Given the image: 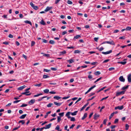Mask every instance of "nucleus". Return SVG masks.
<instances>
[{
	"mask_svg": "<svg viewBox=\"0 0 131 131\" xmlns=\"http://www.w3.org/2000/svg\"><path fill=\"white\" fill-rule=\"evenodd\" d=\"M71 113V112H68L66 114V116L68 118H71V121H74L75 119L74 117H71L70 116V115Z\"/></svg>",
	"mask_w": 131,
	"mask_h": 131,
	"instance_id": "1",
	"label": "nucleus"
},
{
	"mask_svg": "<svg viewBox=\"0 0 131 131\" xmlns=\"http://www.w3.org/2000/svg\"><path fill=\"white\" fill-rule=\"evenodd\" d=\"M40 24L43 25H46V23L44 20H42L40 22Z\"/></svg>",
	"mask_w": 131,
	"mask_h": 131,
	"instance_id": "23",
	"label": "nucleus"
},
{
	"mask_svg": "<svg viewBox=\"0 0 131 131\" xmlns=\"http://www.w3.org/2000/svg\"><path fill=\"white\" fill-rule=\"evenodd\" d=\"M27 116L26 114H24L23 115H22L19 118L20 119H24L25 118V117Z\"/></svg>",
	"mask_w": 131,
	"mask_h": 131,
	"instance_id": "16",
	"label": "nucleus"
},
{
	"mask_svg": "<svg viewBox=\"0 0 131 131\" xmlns=\"http://www.w3.org/2000/svg\"><path fill=\"white\" fill-rule=\"evenodd\" d=\"M78 112V111H74L73 113L71 112L70 114H71V115L73 116L77 114V113Z\"/></svg>",
	"mask_w": 131,
	"mask_h": 131,
	"instance_id": "20",
	"label": "nucleus"
},
{
	"mask_svg": "<svg viewBox=\"0 0 131 131\" xmlns=\"http://www.w3.org/2000/svg\"><path fill=\"white\" fill-rule=\"evenodd\" d=\"M53 104L52 103H50L48 105H47V106L48 107H51V106Z\"/></svg>",
	"mask_w": 131,
	"mask_h": 131,
	"instance_id": "37",
	"label": "nucleus"
},
{
	"mask_svg": "<svg viewBox=\"0 0 131 131\" xmlns=\"http://www.w3.org/2000/svg\"><path fill=\"white\" fill-rule=\"evenodd\" d=\"M20 100L15 101L13 102V103H17L18 102H20Z\"/></svg>",
	"mask_w": 131,
	"mask_h": 131,
	"instance_id": "59",
	"label": "nucleus"
},
{
	"mask_svg": "<svg viewBox=\"0 0 131 131\" xmlns=\"http://www.w3.org/2000/svg\"><path fill=\"white\" fill-rule=\"evenodd\" d=\"M118 119L116 118L115 119V120L114 122V123L115 124H116L118 122Z\"/></svg>",
	"mask_w": 131,
	"mask_h": 131,
	"instance_id": "42",
	"label": "nucleus"
},
{
	"mask_svg": "<svg viewBox=\"0 0 131 131\" xmlns=\"http://www.w3.org/2000/svg\"><path fill=\"white\" fill-rule=\"evenodd\" d=\"M107 121V119H105L103 122V124H104L106 125V123Z\"/></svg>",
	"mask_w": 131,
	"mask_h": 131,
	"instance_id": "55",
	"label": "nucleus"
},
{
	"mask_svg": "<svg viewBox=\"0 0 131 131\" xmlns=\"http://www.w3.org/2000/svg\"><path fill=\"white\" fill-rule=\"evenodd\" d=\"M54 103L55 105H57L58 106H59L61 105V104L62 103H57L56 102H54Z\"/></svg>",
	"mask_w": 131,
	"mask_h": 131,
	"instance_id": "14",
	"label": "nucleus"
},
{
	"mask_svg": "<svg viewBox=\"0 0 131 131\" xmlns=\"http://www.w3.org/2000/svg\"><path fill=\"white\" fill-rule=\"evenodd\" d=\"M101 72L100 71H97L94 73V74L96 75H99L101 74Z\"/></svg>",
	"mask_w": 131,
	"mask_h": 131,
	"instance_id": "19",
	"label": "nucleus"
},
{
	"mask_svg": "<svg viewBox=\"0 0 131 131\" xmlns=\"http://www.w3.org/2000/svg\"><path fill=\"white\" fill-rule=\"evenodd\" d=\"M47 97V96H44L40 98L38 100V101H40L42 100L44 98H46Z\"/></svg>",
	"mask_w": 131,
	"mask_h": 131,
	"instance_id": "24",
	"label": "nucleus"
},
{
	"mask_svg": "<svg viewBox=\"0 0 131 131\" xmlns=\"http://www.w3.org/2000/svg\"><path fill=\"white\" fill-rule=\"evenodd\" d=\"M110 61V59H107V60H105L103 62V63H106Z\"/></svg>",
	"mask_w": 131,
	"mask_h": 131,
	"instance_id": "62",
	"label": "nucleus"
},
{
	"mask_svg": "<svg viewBox=\"0 0 131 131\" xmlns=\"http://www.w3.org/2000/svg\"><path fill=\"white\" fill-rule=\"evenodd\" d=\"M81 37L80 35H77L76 36H75L73 38V39H77L78 38H81Z\"/></svg>",
	"mask_w": 131,
	"mask_h": 131,
	"instance_id": "18",
	"label": "nucleus"
},
{
	"mask_svg": "<svg viewBox=\"0 0 131 131\" xmlns=\"http://www.w3.org/2000/svg\"><path fill=\"white\" fill-rule=\"evenodd\" d=\"M60 0H56L55 1V4H57L59 2Z\"/></svg>",
	"mask_w": 131,
	"mask_h": 131,
	"instance_id": "58",
	"label": "nucleus"
},
{
	"mask_svg": "<svg viewBox=\"0 0 131 131\" xmlns=\"http://www.w3.org/2000/svg\"><path fill=\"white\" fill-rule=\"evenodd\" d=\"M81 51L78 50H75L74 51V53H80V52Z\"/></svg>",
	"mask_w": 131,
	"mask_h": 131,
	"instance_id": "33",
	"label": "nucleus"
},
{
	"mask_svg": "<svg viewBox=\"0 0 131 131\" xmlns=\"http://www.w3.org/2000/svg\"><path fill=\"white\" fill-rule=\"evenodd\" d=\"M25 87L26 86L25 85H24L23 86L19 87L17 89L18 90H21L25 88Z\"/></svg>",
	"mask_w": 131,
	"mask_h": 131,
	"instance_id": "12",
	"label": "nucleus"
},
{
	"mask_svg": "<svg viewBox=\"0 0 131 131\" xmlns=\"http://www.w3.org/2000/svg\"><path fill=\"white\" fill-rule=\"evenodd\" d=\"M87 114L86 113H85L83 116L82 117L81 119L82 120H84V119H85L87 116Z\"/></svg>",
	"mask_w": 131,
	"mask_h": 131,
	"instance_id": "15",
	"label": "nucleus"
},
{
	"mask_svg": "<svg viewBox=\"0 0 131 131\" xmlns=\"http://www.w3.org/2000/svg\"><path fill=\"white\" fill-rule=\"evenodd\" d=\"M95 97V96H93V97H92L91 98V99H89L88 100H87V101H91V100H92L93 99H94Z\"/></svg>",
	"mask_w": 131,
	"mask_h": 131,
	"instance_id": "56",
	"label": "nucleus"
},
{
	"mask_svg": "<svg viewBox=\"0 0 131 131\" xmlns=\"http://www.w3.org/2000/svg\"><path fill=\"white\" fill-rule=\"evenodd\" d=\"M49 90L48 89H46L43 90V92L44 93H48L49 92Z\"/></svg>",
	"mask_w": 131,
	"mask_h": 131,
	"instance_id": "30",
	"label": "nucleus"
},
{
	"mask_svg": "<svg viewBox=\"0 0 131 131\" xmlns=\"http://www.w3.org/2000/svg\"><path fill=\"white\" fill-rule=\"evenodd\" d=\"M43 56H44L49 57H50V55L49 54H44Z\"/></svg>",
	"mask_w": 131,
	"mask_h": 131,
	"instance_id": "49",
	"label": "nucleus"
},
{
	"mask_svg": "<svg viewBox=\"0 0 131 131\" xmlns=\"http://www.w3.org/2000/svg\"><path fill=\"white\" fill-rule=\"evenodd\" d=\"M29 92H26L25 91V92H22L21 93V94L22 95H26V94H27V93H29Z\"/></svg>",
	"mask_w": 131,
	"mask_h": 131,
	"instance_id": "40",
	"label": "nucleus"
},
{
	"mask_svg": "<svg viewBox=\"0 0 131 131\" xmlns=\"http://www.w3.org/2000/svg\"><path fill=\"white\" fill-rule=\"evenodd\" d=\"M129 127V126L127 124H126L125 125V129L126 130H128V128Z\"/></svg>",
	"mask_w": 131,
	"mask_h": 131,
	"instance_id": "32",
	"label": "nucleus"
},
{
	"mask_svg": "<svg viewBox=\"0 0 131 131\" xmlns=\"http://www.w3.org/2000/svg\"><path fill=\"white\" fill-rule=\"evenodd\" d=\"M3 44H4L6 45H8L9 44V42H8L7 41H5L4 42H3Z\"/></svg>",
	"mask_w": 131,
	"mask_h": 131,
	"instance_id": "53",
	"label": "nucleus"
},
{
	"mask_svg": "<svg viewBox=\"0 0 131 131\" xmlns=\"http://www.w3.org/2000/svg\"><path fill=\"white\" fill-rule=\"evenodd\" d=\"M49 43L52 44H54L55 43L54 41L53 40H50L49 41Z\"/></svg>",
	"mask_w": 131,
	"mask_h": 131,
	"instance_id": "31",
	"label": "nucleus"
},
{
	"mask_svg": "<svg viewBox=\"0 0 131 131\" xmlns=\"http://www.w3.org/2000/svg\"><path fill=\"white\" fill-rule=\"evenodd\" d=\"M27 104H23L20 106V107H25L26 106H27Z\"/></svg>",
	"mask_w": 131,
	"mask_h": 131,
	"instance_id": "50",
	"label": "nucleus"
},
{
	"mask_svg": "<svg viewBox=\"0 0 131 131\" xmlns=\"http://www.w3.org/2000/svg\"><path fill=\"white\" fill-rule=\"evenodd\" d=\"M61 116H58L57 122H60L61 120Z\"/></svg>",
	"mask_w": 131,
	"mask_h": 131,
	"instance_id": "29",
	"label": "nucleus"
},
{
	"mask_svg": "<svg viewBox=\"0 0 131 131\" xmlns=\"http://www.w3.org/2000/svg\"><path fill=\"white\" fill-rule=\"evenodd\" d=\"M112 50H111L109 51H106V52H102V53L104 54H107L110 53H112Z\"/></svg>",
	"mask_w": 131,
	"mask_h": 131,
	"instance_id": "6",
	"label": "nucleus"
},
{
	"mask_svg": "<svg viewBox=\"0 0 131 131\" xmlns=\"http://www.w3.org/2000/svg\"><path fill=\"white\" fill-rule=\"evenodd\" d=\"M126 61L118 62L117 63L119 64H121L123 65H125L126 63Z\"/></svg>",
	"mask_w": 131,
	"mask_h": 131,
	"instance_id": "21",
	"label": "nucleus"
},
{
	"mask_svg": "<svg viewBox=\"0 0 131 131\" xmlns=\"http://www.w3.org/2000/svg\"><path fill=\"white\" fill-rule=\"evenodd\" d=\"M60 129V126L59 125H57L55 128V129L57 130H58Z\"/></svg>",
	"mask_w": 131,
	"mask_h": 131,
	"instance_id": "36",
	"label": "nucleus"
},
{
	"mask_svg": "<svg viewBox=\"0 0 131 131\" xmlns=\"http://www.w3.org/2000/svg\"><path fill=\"white\" fill-rule=\"evenodd\" d=\"M127 79L128 82H131V74H130L128 75L127 76Z\"/></svg>",
	"mask_w": 131,
	"mask_h": 131,
	"instance_id": "5",
	"label": "nucleus"
},
{
	"mask_svg": "<svg viewBox=\"0 0 131 131\" xmlns=\"http://www.w3.org/2000/svg\"><path fill=\"white\" fill-rule=\"evenodd\" d=\"M68 62H69L70 63H71L74 62V61L72 59L69 60L67 61Z\"/></svg>",
	"mask_w": 131,
	"mask_h": 131,
	"instance_id": "28",
	"label": "nucleus"
},
{
	"mask_svg": "<svg viewBox=\"0 0 131 131\" xmlns=\"http://www.w3.org/2000/svg\"><path fill=\"white\" fill-rule=\"evenodd\" d=\"M44 71H45L47 72H49L50 71V70H48L46 69H44L43 70Z\"/></svg>",
	"mask_w": 131,
	"mask_h": 131,
	"instance_id": "51",
	"label": "nucleus"
},
{
	"mask_svg": "<svg viewBox=\"0 0 131 131\" xmlns=\"http://www.w3.org/2000/svg\"><path fill=\"white\" fill-rule=\"evenodd\" d=\"M126 30H130V27L129 26L127 27L126 28Z\"/></svg>",
	"mask_w": 131,
	"mask_h": 131,
	"instance_id": "48",
	"label": "nucleus"
},
{
	"mask_svg": "<svg viewBox=\"0 0 131 131\" xmlns=\"http://www.w3.org/2000/svg\"><path fill=\"white\" fill-rule=\"evenodd\" d=\"M67 3L68 4H72V1H70V0H68L67 1Z\"/></svg>",
	"mask_w": 131,
	"mask_h": 131,
	"instance_id": "45",
	"label": "nucleus"
},
{
	"mask_svg": "<svg viewBox=\"0 0 131 131\" xmlns=\"http://www.w3.org/2000/svg\"><path fill=\"white\" fill-rule=\"evenodd\" d=\"M67 127H68V126L67 125H66V126H65L64 127V129L66 130H67V131H69V129H67Z\"/></svg>",
	"mask_w": 131,
	"mask_h": 131,
	"instance_id": "52",
	"label": "nucleus"
},
{
	"mask_svg": "<svg viewBox=\"0 0 131 131\" xmlns=\"http://www.w3.org/2000/svg\"><path fill=\"white\" fill-rule=\"evenodd\" d=\"M51 70H53V71H56L57 70L56 69V68H51Z\"/></svg>",
	"mask_w": 131,
	"mask_h": 131,
	"instance_id": "61",
	"label": "nucleus"
},
{
	"mask_svg": "<svg viewBox=\"0 0 131 131\" xmlns=\"http://www.w3.org/2000/svg\"><path fill=\"white\" fill-rule=\"evenodd\" d=\"M49 77V76L47 75H43V78H46Z\"/></svg>",
	"mask_w": 131,
	"mask_h": 131,
	"instance_id": "41",
	"label": "nucleus"
},
{
	"mask_svg": "<svg viewBox=\"0 0 131 131\" xmlns=\"http://www.w3.org/2000/svg\"><path fill=\"white\" fill-rule=\"evenodd\" d=\"M124 108V106L123 105L121 106H117L115 107V110L118 109L119 110H122Z\"/></svg>",
	"mask_w": 131,
	"mask_h": 131,
	"instance_id": "4",
	"label": "nucleus"
},
{
	"mask_svg": "<svg viewBox=\"0 0 131 131\" xmlns=\"http://www.w3.org/2000/svg\"><path fill=\"white\" fill-rule=\"evenodd\" d=\"M61 97L59 96H54L53 97V98L57 100H59L61 99Z\"/></svg>",
	"mask_w": 131,
	"mask_h": 131,
	"instance_id": "22",
	"label": "nucleus"
},
{
	"mask_svg": "<svg viewBox=\"0 0 131 131\" xmlns=\"http://www.w3.org/2000/svg\"><path fill=\"white\" fill-rule=\"evenodd\" d=\"M105 88H106V86H105V87H103V88H101L100 90H98V91H97V93H98L99 92H101V91H102Z\"/></svg>",
	"mask_w": 131,
	"mask_h": 131,
	"instance_id": "26",
	"label": "nucleus"
},
{
	"mask_svg": "<svg viewBox=\"0 0 131 131\" xmlns=\"http://www.w3.org/2000/svg\"><path fill=\"white\" fill-rule=\"evenodd\" d=\"M35 44V42L34 41H32L31 43V46H32L34 45Z\"/></svg>",
	"mask_w": 131,
	"mask_h": 131,
	"instance_id": "43",
	"label": "nucleus"
},
{
	"mask_svg": "<svg viewBox=\"0 0 131 131\" xmlns=\"http://www.w3.org/2000/svg\"><path fill=\"white\" fill-rule=\"evenodd\" d=\"M97 63V62H93L91 63V64L93 65H95Z\"/></svg>",
	"mask_w": 131,
	"mask_h": 131,
	"instance_id": "60",
	"label": "nucleus"
},
{
	"mask_svg": "<svg viewBox=\"0 0 131 131\" xmlns=\"http://www.w3.org/2000/svg\"><path fill=\"white\" fill-rule=\"evenodd\" d=\"M100 115L97 114L96 113H95L94 115V119L96 120L97 119V118L99 117Z\"/></svg>",
	"mask_w": 131,
	"mask_h": 131,
	"instance_id": "10",
	"label": "nucleus"
},
{
	"mask_svg": "<svg viewBox=\"0 0 131 131\" xmlns=\"http://www.w3.org/2000/svg\"><path fill=\"white\" fill-rule=\"evenodd\" d=\"M102 78V77H100L99 78L97 79L96 81H95L94 82V83H96L98 81H99V80H101V79Z\"/></svg>",
	"mask_w": 131,
	"mask_h": 131,
	"instance_id": "38",
	"label": "nucleus"
},
{
	"mask_svg": "<svg viewBox=\"0 0 131 131\" xmlns=\"http://www.w3.org/2000/svg\"><path fill=\"white\" fill-rule=\"evenodd\" d=\"M67 32L66 31H64L62 32V35H64L67 34Z\"/></svg>",
	"mask_w": 131,
	"mask_h": 131,
	"instance_id": "63",
	"label": "nucleus"
},
{
	"mask_svg": "<svg viewBox=\"0 0 131 131\" xmlns=\"http://www.w3.org/2000/svg\"><path fill=\"white\" fill-rule=\"evenodd\" d=\"M21 123L23 125L25 123V121L24 120H20V121L18 123Z\"/></svg>",
	"mask_w": 131,
	"mask_h": 131,
	"instance_id": "27",
	"label": "nucleus"
},
{
	"mask_svg": "<svg viewBox=\"0 0 131 131\" xmlns=\"http://www.w3.org/2000/svg\"><path fill=\"white\" fill-rule=\"evenodd\" d=\"M64 112H62L60 113L59 114V115H60V116H61V117L63 116L64 115Z\"/></svg>",
	"mask_w": 131,
	"mask_h": 131,
	"instance_id": "35",
	"label": "nucleus"
},
{
	"mask_svg": "<svg viewBox=\"0 0 131 131\" xmlns=\"http://www.w3.org/2000/svg\"><path fill=\"white\" fill-rule=\"evenodd\" d=\"M107 43L112 45H115V43L113 41H107Z\"/></svg>",
	"mask_w": 131,
	"mask_h": 131,
	"instance_id": "13",
	"label": "nucleus"
},
{
	"mask_svg": "<svg viewBox=\"0 0 131 131\" xmlns=\"http://www.w3.org/2000/svg\"><path fill=\"white\" fill-rule=\"evenodd\" d=\"M41 83H39V84H35L34 85V86H38V87H40L41 86Z\"/></svg>",
	"mask_w": 131,
	"mask_h": 131,
	"instance_id": "46",
	"label": "nucleus"
},
{
	"mask_svg": "<svg viewBox=\"0 0 131 131\" xmlns=\"http://www.w3.org/2000/svg\"><path fill=\"white\" fill-rule=\"evenodd\" d=\"M24 22L26 23L29 24L31 26H32V24L31 23L30 21L28 20H26L24 21Z\"/></svg>",
	"mask_w": 131,
	"mask_h": 131,
	"instance_id": "17",
	"label": "nucleus"
},
{
	"mask_svg": "<svg viewBox=\"0 0 131 131\" xmlns=\"http://www.w3.org/2000/svg\"><path fill=\"white\" fill-rule=\"evenodd\" d=\"M30 5L35 10H37L39 8L38 7V6H35L34 4L32 2H31L30 3Z\"/></svg>",
	"mask_w": 131,
	"mask_h": 131,
	"instance_id": "3",
	"label": "nucleus"
},
{
	"mask_svg": "<svg viewBox=\"0 0 131 131\" xmlns=\"http://www.w3.org/2000/svg\"><path fill=\"white\" fill-rule=\"evenodd\" d=\"M51 124L50 123L49 124L46 125V127H45V129H49L50 128L51 126Z\"/></svg>",
	"mask_w": 131,
	"mask_h": 131,
	"instance_id": "11",
	"label": "nucleus"
},
{
	"mask_svg": "<svg viewBox=\"0 0 131 131\" xmlns=\"http://www.w3.org/2000/svg\"><path fill=\"white\" fill-rule=\"evenodd\" d=\"M60 53L62 54H64L66 53V52L65 50H64L63 51H61L60 52Z\"/></svg>",
	"mask_w": 131,
	"mask_h": 131,
	"instance_id": "39",
	"label": "nucleus"
},
{
	"mask_svg": "<svg viewBox=\"0 0 131 131\" xmlns=\"http://www.w3.org/2000/svg\"><path fill=\"white\" fill-rule=\"evenodd\" d=\"M81 98H79V99L75 102V104H76L78 102H79V101H80L81 100Z\"/></svg>",
	"mask_w": 131,
	"mask_h": 131,
	"instance_id": "57",
	"label": "nucleus"
},
{
	"mask_svg": "<svg viewBox=\"0 0 131 131\" xmlns=\"http://www.w3.org/2000/svg\"><path fill=\"white\" fill-rule=\"evenodd\" d=\"M125 36H122V37H119V39H125Z\"/></svg>",
	"mask_w": 131,
	"mask_h": 131,
	"instance_id": "47",
	"label": "nucleus"
},
{
	"mask_svg": "<svg viewBox=\"0 0 131 131\" xmlns=\"http://www.w3.org/2000/svg\"><path fill=\"white\" fill-rule=\"evenodd\" d=\"M119 81L121 82H124L125 81V79L122 76H121L119 77Z\"/></svg>",
	"mask_w": 131,
	"mask_h": 131,
	"instance_id": "7",
	"label": "nucleus"
},
{
	"mask_svg": "<svg viewBox=\"0 0 131 131\" xmlns=\"http://www.w3.org/2000/svg\"><path fill=\"white\" fill-rule=\"evenodd\" d=\"M51 113V111H49L48 112H47V113H46V115H45V118H46L47 117V116L48 114H49L50 113Z\"/></svg>",
	"mask_w": 131,
	"mask_h": 131,
	"instance_id": "34",
	"label": "nucleus"
},
{
	"mask_svg": "<svg viewBox=\"0 0 131 131\" xmlns=\"http://www.w3.org/2000/svg\"><path fill=\"white\" fill-rule=\"evenodd\" d=\"M35 101V100L34 99H32L31 100L28 102V103L30 105H31L32 104H34Z\"/></svg>",
	"mask_w": 131,
	"mask_h": 131,
	"instance_id": "9",
	"label": "nucleus"
},
{
	"mask_svg": "<svg viewBox=\"0 0 131 131\" xmlns=\"http://www.w3.org/2000/svg\"><path fill=\"white\" fill-rule=\"evenodd\" d=\"M52 7H49L47 6L46 8V9L45 10V11L46 12H47L49 11V10H50V9H52Z\"/></svg>",
	"mask_w": 131,
	"mask_h": 131,
	"instance_id": "8",
	"label": "nucleus"
},
{
	"mask_svg": "<svg viewBox=\"0 0 131 131\" xmlns=\"http://www.w3.org/2000/svg\"><path fill=\"white\" fill-rule=\"evenodd\" d=\"M114 115H113V114L112 113L109 116V119H110L112 118L113 116Z\"/></svg>",
	"mask_w": 131,
	"mask_h": 131,
	"instance_id": "44",
	"label": "nucleus"
},
{
	"mask_svg": "<svg viewBox=\"0 0 131 131\" xmlns=\"http://www.w3.org/2000/svg\"><path fill=\"white\" fill-rule=\"evenodd\" d=\"M88 78L89 79H92V76L91 75H89L88 76Z\"/></svg>",
	"mask_w": 131,
	"mask_h": 131,
	"instance_id": "64",
	"label": "nucleus"
},
{
	"mask_svg": "<svg viewBox=\"0 0 131 131\" xmlns=\"http://www.w3.org/2000/svg\"><path fill=\"white\" fill-rule=\"evenodd\" d=\"M129 86V85H127L126 86V87H123L122 88V90H124L125 89H127L128 88V87Z\"/></svg>",
	"mask_w": 131,
	"mask_h": 131,
	"instance_id": "25",
	"label": "nucleus"
},
{
	"mask_svg": "<svg viewBox=\"0 0 131 131\" xmlns=\"http://www.w3.org/2000/svg\"><path fill=\"white\" fill-rule=\"evenodd\" d=\"M115 70V68H114L111 67L109 68V70L110 71L112 70Z\"/></svg>",
	"mask_w": 131,
	"mask_h": 131,
	"instance_id": "54",
	"label": "nucleus"
},
{
	"mask_svg": "<svg viewBox=\"0 0 131 131\" xmlns=\"http://www.w3.org/2000/svg\"><path fill=\"white\" fill-rule=\"evenodd\" d=\"M125 91H121L120 92H117L116 93V96H118L121 95L123 94H125Z\"/></svg>",
	"mask_w": 131,
	"mask_h": 131,
	"instance_id": "2",
	"label": "nucleus"
}]
</instances>
